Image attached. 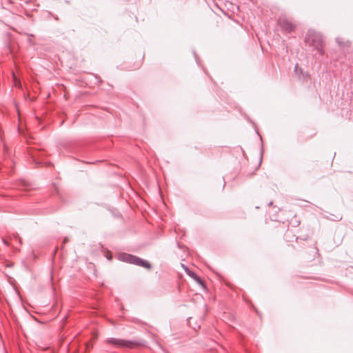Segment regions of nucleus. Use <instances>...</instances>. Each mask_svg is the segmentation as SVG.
<instances>
[{
  "mask_svg": "<svg viewBox=\"0 0 353 353\" xmlns=\"http://www.w3.org/2000/svg\"><path fill=\"white\" fill-rule=\"evenodd\" d=\"M305 41L310 45L315 46L317 49H319V47H321V46H322L321 45V43H322L321 37L319 35H318L314 32L308 33V34L307 35V37L305 38Z\"/></svg>",
  "mask_w": 353,
  "mask_h": 353,
  "instance_id": "f257e3e1",
  "label": "nucleus"
},
{
  "mask_svg": "<svg viewBox=\"0 0 353 353\" xmlns=\"http://www.w3.org/2000/svg\"><path fill=\"white\" fill-rule=\"evenodd\" d=\"M106 343L108 344H112L114 345L118 346V347H132L134 345V343L125 341L123 339H118L115 338H110L106 341Z\"/></svg>",
  "mask_w": 353,
  "mask_h": 353,
  "instance_id": "f03ea898",
  "label": "nucleus"
},
{
  "mask_svg": "<svg viewBox=\"0 0 353 353\" xmlns=\"http://www.w3.org/2000/svg\"><path fill=\"white\" fill-rule=\"evenodd\" d=\"M125 259L132 263H134L137 265H140V266L143 267L148 270L150 269V268H151V265L148 261H145L141 259H139L136 256L128 255V256H126Z\"/></svg>",
  "mask_w": 353,
  "mask_h": 353,
  "instance_id": "7ed1b4c3",
  "label": "nucleus"
},
{
  "mask_svg": "<svg viewBox=\"0 0 353 353\" xmlns=\"http://www.w3.org/2000/svg\"><path fill=\"white\" fill-rule=\"evenodd\" d=\"M279 23L281 27L286 31L291 32L295 28V26L286 18H281L279 19Z\"/></svg>",
  "mask_w": 353,
  "mask_h": 353,
  "instance_id": "20e7f679",
  "label": "nucleus"
},
{
  "mask_svg": "<svg viewBox=\"0 0 353 353\" xmlns=\"http://www.w3.org/2000/svg\"><path fill=\"white\" fill-rule=\"evenodd\" d=\"M13 79L14 80L15 85L19 87H21V83L19 81L17 80V79L14 73H13Z\"/></svg>",
  "mask_w": 353,
  "mask_h": 353,
  "instance_id": "39448f33",
  "label": "nucleus"
},
{
  "mask_svg": "<svg viewBox=\"0 0 353 353\" xmlns=\"http://www.w3.org/2000/svg\"><path fill=\"white\" fill-rule=\"evenodd\" d=\"M224 187H225V181L223 179H221L220 180V188H221V189L223 190L224 188Z\"/></svg>",
  "mask_w": 353,
  "mask_h": 353,
  "instance_id": "423d86ee",
  "label": "nucleus"
}]
</instances>
